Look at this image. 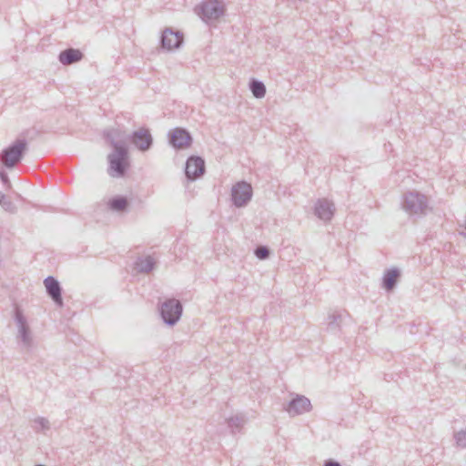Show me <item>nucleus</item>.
I'll list each match as a JSON object with an SVG mask.
<instances>
[{
    "label": "nucleus",
    "instance_id": "f257e3e1",
    "mask_svg": "<svg viewBox=\"0 0 466 466\" xmlns=\"http://www.w3.org/2000/svg\"><path fill=\"white\" fill-rule=\"evenodd\" d=\"M107 161L109 164L108 175L112 177H123L130 166L127 147L113 148V151L107 156Z\"/></svg>",
    "mask_w": 466,
    "mask_h": 466
},
{
    "label": "nucleus",
    "instance_id": "f03ea898",
    "mask_svg": "<svg viewBox=\"0 0 466 466\" xmlns=\"http://www.w3.org/2000/svg\"><path fill=\"white\" fill-rule=\"evenodd\" d=\"M27 148L25 138H18L0 153V164L6 168H13L21 162Z\"/></svg>",
    "mask_w": 466,
    "mask_h": 466
},
{
    "label": "nucleus",
    "instance_id": "7ed1b4c3",
    "mask_svg": "<svg viewBox=\"0 0 466 466\" xmlns=\"http://www.w3.org/2000/svg\"><path fill=\"white\" fill-rule=\"evenodd\" d=\"M401 205L410 216H423L428 209V199L420 192L410 191L404 194Z\"/></svg>",
    "mask_w": 466,
    "mask_h": 466
},
{
    "label": "nucleus",
    "instance_id": "20e7f679",
    "mask_svg": "<svg viewBox=\"0 0 466 466\" xmlns=\"http://www.w3.org/2000/svg\"><path fill=\"white\" fill-rule=\"evenodd\" d=\"M196 12L205 23L217 21L225 15L224 0H205L196 7Z\"/></svg>",
    "mask_w": 466,
    "mask_h": 466
},
{
    "label": "nucleus",
    "instance_id": "39448f33",
    "mask_svg": "<svg viewBox=\"0 0 466 466\" xmlns=\"http://www.w3.org/2000/svg\"><path fill=\"white\" fill-rule=\"evenodd\" d=\"M182 312V303L177 299H166L159 308V314L163 322L171 327L180 319Z\"/></svg>",
    "mask_w": 466,
    "mask_h": 466
},
{
    "label": "nucleus",
    "instance_id": "423d86ee",
    "mask_svg": "<svg viewBox=\"0 0 466 466\" xmlns=\"http://www.w3.org/2000/svg\"><path fill=\"white\" fill-rule=\"evenodd\" d=\"M252 196L251 185L244 180L237 182L231 188V201L236 208L247 206Z\"/></svg>",
    "mask_w": 466,
    "mask_h": 466
},
{
    "label": "nucleus",
    "instance_id": "0eeeda50",
    "mask_svg": "<svg viewBox=\"0 0 466 466\" xmlns=\"http://www.w3.org/2000/svg\"><path fill=\"white\" fill-rule=\"evenodd\" d=\"M159 44L160 47L167 51L178 49L184 44V35L179 30L167 27L160 35Z\"/></svg>",
    "mask_w": 466,
    "mask_h": 466
},
{
    "label": "nucleus",
    "instance_id": "6e6552de",
    "mask_svg": "<svg viewBox=\"0 0 466 466\" xmlns=\"http://www.w3.org/2000/svg\"><path fill=\"white\" fill-rule=\"evenodd\" d=\"M168 142L175 149H184L191 147L193 137L191 134L183 127H175L168 131Z\"/></svg>",
    "mask_w": 466,
    "mask_h": 466
},
{
    "label": "nucleus",
    "instance_id": "1a4fd4ad",
    "mask_svg": "<svg viewBox=\"0 0 466 466\" xmlns=\"http://www.w3.org/2000/svg\"><path fill=\"white\" fill-rule=\"evenodd\" d=\"M284 410L291 416H298L312 410V405L309 398L300 394H294L291 400L284 406Z\"/></svg>",
    "mask_w": 466,
    "mask_h": 466
},
{
    "label": "nucleus",
    "instance_id": "9d476101",
    "mask_svg": "<svg viewBox=\"0 0 466 466\" xmlns=\"http://www.w3.org/2000/svg\"><path fill=\"white\" fill-rule=\"evenodd\" d=\"M128 141L138 150L145 152L151 148L153 137L148 128H140L127 136Z\"/></svg>",
    "mask_w": 466,
    "mask_h": 466
},
{
    "label": "nucleus",
    "instance_id": "9b49d317",
    "mask_svg": "<svg viewBox=\"0 0 466 466\" xmlns=\"http://www.w3.org/2000/svg\"><path fill=\"white\" fill-rule=\"evenodd\" d=\"M206 171L205 160L198 156H190L186 161L185 175L190 181L202 177Z\"/></svg>",
    "mask_w": 466,
    "mask_h": 466
},
{
    "label": "nucleus",
    "instance_id": "f8f14e48",
    "mask_svg": "<svg viewBox=\"0 0 466 466\" xmlns=\"http://www.w3.org/2000/svg\"><path fill=\"white\" fill-rule=\"evenodd\" d=\"M14 317L18 328V338L21 339L23 346L29 349L32 346V337L26 318L18 307L15 309Z\"/></svg>",
    "mask_w": 466,
    "mask_h": 466
},
{
    "label": "nucleus",
    "instance_id": "ddd939ff",
    "mask_svg": "<svg viewBox=\"0 0 466 466\" xmlns=\"http://www.w3.org/2000/svg\"><path fill=\"white\" fill-rule=\"evenodd\" d=\"M44 284L47 295L52 299L54 303L62 307L64 305L62 298V288L59 281L53 276H48L45 279Z\"/></svg>",
    "mask_w": 466,
    "mask_h": 466
},
{
    "label": "nucleus",
    "instance_id": "4468645a",
    "mask_svg": "<svg viewBox=\"0 0 466 466\" xmlns=\"http://www.w3.org/2000/svg\"><path fill=\"white\" fill-rule=\"evenodd\" d=\"M334 204L326 198L318 199L314 205V214L321 220H331L334 216Z\"/></svg>",
    "mask_w": 466,
    "mask_h": 466
},
{
    "label": "nucleus",
    "instance_id": "2eb2a0df",
    "mask_svg": "<svg viewBox=\"0 0 466 466\" xmlns=\"http://www.w3.org/2000/svg\"><path fill=\"white\" fill-rule=\"evenodd\" d=\"M83 57L84 54L81 50L69 47L59 53L58 61L64 66H68L81 61Z\"/></svg>",
    "mask_w": 466,
    "mask_h": 466
},
{
    "label": "nucleus",
    "instance_id": "dca6fc26",
    "mask_svg": "<svg viewBox=\"0 0 466 466\" xmlns=\"http://www.w3.org/2000/svg\"><path fill=\"white\" fill-rule=\"evenodd\" d=\"M103 137L113 148H118L119 147L127 146L126 142L123 141L125 134L118 128L104 130Z\"/></svg>",
    "mask_w": 466,
    "mask_h": 466
},
{
    "label": "nucleus",
    "instance_id": "f3484780",
    "mask_svg": "<svg viewBox=\"0 0 466 466\" xmlns=\"http://www.w3.org/2000/svg\"><path fill=\"white\" fill-rule=\"evenodd\" d=\"M400 278V270L399 268H388L383 274L381 287L387 291H391L396 287Z\"/></svg>",
    "mask_w": 466,
    "mask_h": 466
},
{
    "label": "nucleus",
    "instance_id": "a211bd4d",
    "mask_svg": "<svg viewBox=\"0 0 466 466\" xmlns=\"http://www.w3.org/2000/svg\"><path fill=\"white\" fill-rule=\"evenodd\" d=\"M247 422V418L244 414L239 413L226 419L228 428L232 434L239 433Z\"/></svg>",
    "mask_w": 466,
    "mask_h": 466
},
{
    "label": "nucleus",
    "instance_id": "6ab92c4d",
    "mask_svg": "<svg viewBox=\"0 0 466 466\" xmlns=\"http://www.w3.org/2000/svg\"><path fill=\"white\" fill-rule=\"evenodd\" d=\"M155 259L151 256L138 258L135 262V269L140 273H149L155 268Z\"/></svg>",
    "mask_w": 466,
    "mask_h": 466
},
{
    "label": "nucleus",
    "instance_id": "aec40b11",
    "mask_svg": "<svg viewBox=\"0 0 466 466\" xmlns=\"http://www.w3.org/2000/svg\"><path fill=\"white\" fill-rule=\"evenodd\" d=\"M108 208L115 212L127 211L129 207L128 199L124 196H116L109 199Z\"/></svg>",
    "mask_w": 466,
    "mask_h": 466
},
{
    "label": "nucleus",
    "instance_id": "412c9836",
    "mask_svg": "<svg viewBox=\"0 0 466 466\" xmlns=\"http://www.w3.org/2000/svg\"><path fill=\"white\" fill-rule=\"evenodd\" d=\"M248 86L254 97L262 98L265 96L266 86L262 81L252 78Z\"/></svg>",
    "mask_w": 466,
    "mask_h": 466
},
{
    "label": "nucleus",
    "instance_id": "4be33fe9",
    "mask_svg": "<svg viewBox=\"0 0 466 466\" xmlns=\"http://www.w3.org/2000/svg\"><path fill=\"white\" fill-rule=\"evenodd\" d=\"M328 328L329 329H336L339 327V321L341 319V315L338 312H334L328 317Z\"/></svg>",
    "mask_w": 466,
    "mask_h": 466
},
{
    "label": "nucleus",
    "instance_id": "5701e85b",
    "mask_svg": "<svg viewBox=\"0 0 466 466\" xmlns=\"http://www.w3.org/2000/svg\"><path fill=\"white\" fill-rule=\"evenodd\" d=\"M255 256L261 260L267 259L270 255V249L267 246H258L254 250Z\"/></svg>",
    "mask_w": 466,
    "mask_h": 466
},
{
    "label": "nucleus",
    "instance_id": "b1692460",
    "mask_svg": "<svg viewBox=\"0 0 466 466\" xmlns=\"http://www.w3.org/2000/svg\"><path fill=\"white\" fill-rule=\"evenodd\" d=\"M456 445L460 448H466V429L461 430L454 434Z\"/></svg>",
    "mask_w": 466,
    "mask_h": 466
},
{
    "label": "nucleus",
    "instance_id": "393cba45",
    "mask_svg": "<svg viewBox=\"0 0 466 466\" xmlns=\"http://www.w3.org/2000/svg\"><path fill=\"white\" fill-rule=\"evenodd\" d=\"M3 167H4L2 166V167L0 168V180L6 188H10L11 182H10L8 174Z\"/></svg>",
    "mask_w": 466,
    "mask_h": 466
},
{
    "label": "nucleus",
    "instance_id": "a878e982",
    "mask_svg": "<svg viewBox=\"0 0 466 466\" xmlns=\"http://www.w3.org/2000/svg\"><path fill=\"white\" fill-rule=\"evenodd\" d=\"M0 205L5 209L9 210L13 207V203L7 199L6 196L0 191Z\"/></svg>",
    "mask_w": 466,
    "mask_h": 466
},
{
    "label": "nucleus",
    "instance_id": "bb28decb",
    "mask_svg": "<svg viewBox=\"0 0 466 466\" xmlns=\"http://www.w3.org/2000/svg\"><path fill=\"white\" fill-rule=\"evenodd\" d=\"M35 423L38 424L42 429H49V421L43 418V417H38L35 419Z\"/></svg>",
    "mask_w": 466,
    "mask_h": 466
},
{
    "label": "nucleus",
    "instance_id": "cd10ccee",
    "mask_svg": "<svg viewBox=\"0 0 466 466\" xmlns=\"http://www.w3.org/2000/svg\"><path fill=\"white\" fill-rule=\"evenodd\" d=\"M323 466H341V465L339 462L329 459V460L325 461Z\"/></svg>",
    "mask_w": 466,
    "mask_h": 466
},
{
    "label": "nucleus",
    "instance_id": "c85d7f7f",
    "mask_svg": "<svg viewBox=\"0 0 466 466\" xmlns=\"http://www.w3.org/2000/svg\"><path fill=\"white\" fill-rule=\"evenodd\" d=\"M35 466H46V465H43V464H37V465H35Z\"/></svg>",
    "mask_w": 466,
    "mask_h": 466
}]
</instances>
